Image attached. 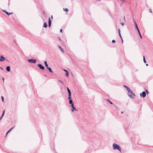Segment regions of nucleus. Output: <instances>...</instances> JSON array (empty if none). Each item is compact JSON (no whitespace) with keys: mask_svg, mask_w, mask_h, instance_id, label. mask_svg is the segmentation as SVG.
Returning <instances> with one entry per match:
<instances>
[{"mask_svg":"<svg viewBox=\"0 0 153 153\" xmlns=\"http://www.w3.org/2000/svg\"><path fill=\"white\" fill-rule=\"evenodd\" d=\"M113 149H117L121 152V148L116 143H114L112 145Z\"/></svg>","mask_w":153,"mask_h":153,"instance_id":"1","label":"nucleus"},{"mask_svg":"<svg viewBox=\"0 0 153 153\" xmlns=\"http://www.w3.org/2000/svg\"><path fill=\"white\" fill-rule=\"evenodd\" d=\"M128 92V95L131 98H134V97L132 96V95L135 96V95L133 92V91L129 89V90L127 91Z\"/></svg>","mask_w":153,"mask_h":153,"instance_id":"2","label":"nucleus"},{"mask_svg":"<svg viewBox=\"0 0 153 153\" xmlns=\"http://www.w3.org/2000/svg\"><path fill=\"white\" fill-rule=\"evenodd\" d=\"M134 22L135 23V27L136 28V29H137V31H138V32L139 34V35H140V38H141V39H142V36H141V34L140 33V31L139 30V29L138 28V27H137V23H136V22H135V21H134Z\"/></svg>","mask_w":153,"mask_h":153,"instance_id":"3","label":"nucleus"},{"mask_svg":"<svg viewBox=\"0 0 153 153\" xmlns=\"http://www.w3.org/2000/svg\"><path fill=\"white\" fill-rule=\"evenodd\" d=\"M28 62L29 63H35L36 62V60L33 59H29L27 60Z\"/></svg>","mask_w":153,"mask_h":153,"instance_id":"4","label":"nucleus"},{"mask_svg":"<svg viewBox=\"0 0 153 153\" xmlns=\"http://www.w3.org/2000/svg\"><path fill=\"white\" fill-rule=\"evenodd\" d=\"M140 96L142 97L143 98L145 97L146 96V92L145 91H143L141 94H140Z\"/></svg>","mask_w":153,"mask_h":153,"instance_id":"5","label":"nucleus"},{"mask_svg":"<svg viewBox=\"0 0 153 153\" xmlns=\"http://www.w3.org/2000/svg\"><path fill=\"white\" fill-rule=\"evenodd\" d=\"M37 66L41 69L44 70L45 69L44 67L41 64H38Z\"/></svg>","mask_w":153,"mask_h":153,"instance_id":"6","label":"nucleus"},{"mask_svg":"<svg viewBox=\"0 0 153 153\" xmlns=\"http://www.w3.org/2000/svg\"><path fill=\"white\" fill-rule=\"evenodd\" d=\"M5 58L2 55H1L0 57V61L3 62L5 60Z\"/></svg>","mask_w":153,"mask_h":153,"instance_id":"7","label":"nucleus"},{"mask_svg":"<svg viewBox=\"0 0 153 153\" xmlns=\"http://www.w3.org/2000/svg\"><path fill=\"white\" fill-rule=\"evenodd\" d=\"M3 11L8 16H9L10 14H11L13 13H9L4 10H3Z\"/></svg>","mask_w":153,"mask_h":153,"instance_id":"8","label":"nucleus"},{"mask_svg":"<svg viewBox=\"0 0 153 153\" xmlns=\"http://www.w3.org/2000/svg\"><path fill=\"white\" fill-rule=\"evenodd\" d=\"M48 24L49 27H50L51 25V20L49 17L48 19Z\"/></svg>","mask_w":153,"mask_h":153,"instance_id":"9","label":"nucleus"},{"mask_svg":"<svg viewBox=\"0 0 153 153\" xmlns=\"http://www.w3.org/2000/svg\"><path fill=\"white\" fill-rule=\"evenodd\" d=\"M6 70L8 72L10 71V66H7L6 67Z\"/></svg>","mask_w":153,"mask_h":153,"instance_id":"10","label":"nucleus"},{"mask_svg":"<svg viewBox=\"0 0 153 153\" xmlns=\"http://www.w3.org/2000/svg\"><path fill=\"white\" fill-rule=\"evenodd\" d=\"M58 47L59 48L60 50L62 51V52H64V50L61 47L59 46H58Z\"/></svg>","mask_w":153,"mask_h":153,"instance_id":"11","label":"nucleus"},{"mask_svg":"<svg viewBox=\"0 0 153 153\" xmlns=\"http://www.w3.org/2000/svg\"><path fill=\"white\" fill-rule=\"evenodd\" d=\"M47 69L49 70V71L51 73H53V71H52L50 67H48Z\"/></svg>","mask_w":153,"mask_h":153,"instance_id":"12","label":"nucleus"},{"mask_svg":"<svg viewBox=\"0 0 153 153\" xmlns=\"http://www.w3.org/2000/svg\"><path fill=\"white\" fill-rule=\"evenodd\" d=\"M44 64H45V66H46V67L47 68L48 67V65L47 64V62L46 61H45V62H44Z\"/></svg>","mask_w":153,"mask_h":153,"instance_id":"13","label":"nucleus"},{"mask_svg":"<svg viewBox=\"0 0 153 153\" xmlns=\"http://www.w3.org/2000/svg\"><path fill=\"white\" fill-rule=\"evenodd\" d=\"M123 86L126 89L127 91L129 90V89H130V88L127 86L125 85H124Z\"/></svg>","mask_w":153,"mask_h":153,"instance_id":"14","label":"nucleus"},{"mask_svg":"<svg viewBox=\"0 0 153 153\" xmlns=\"http://www.w3.org/2000/svg\"><path fill=\"white\" fill-rule=\"evenodd\" d=\"M67 89L68 94H71V91L68 88V87H67Z\"/></svg>","mask_w":153,"mask_h":153,"instance_id":"15","label":"nucleus"},{"mask_svg":"<svg viewBox=\"0 0 153 153\" xmlns=\"http://www.w3.org/2000/svg\"><path fill=\"white\" fill-rule=\"evenodd\" d=\"M73 108V109L71 110V111L72 112H74V110H75L76 111H77V110L76 109V108L75 107H73V108Z\"/></svg>","mask_w":153,"mask_h":153,"instance_id":"16","label":"nucleus"},{"mask_svg":"<svg viewBox=\"0 0 153 153\" xmlns=\"http://www.w3.org/2000/svg\"><path fill=\"white\" fill-rule=\"evenodd\" d=\"M47 26V25L46 22H45L44 24L43 27H44L46 28Z\"/></svg>","mask_w":153,"mask_h":153,"instance_id":"17","label":"nucleus"},{"mask_svg":"<svg viewBox=\"0 0 153 153\" xmlns=\"http://www.w3.org/2000/svg\"><path fill=\"white\" fill-rule=\"evenodd\" d=\"M65 75L67 77H68L69 75V73L68 71H67V72H66Z\"/></svg>","mask_w":153,"mask_h":153,"instance_id":"18","label":"nucleus"},{"mask_svg":"<svg viewBox=\"0 0 153 153\" xmlns=\"http://www.w3.org/2000/svg\"><path fill=\"white\" fill-rule=\"evenodd\" d=\"M69 103L71 104L74 103L72 100H70L69 101Z\"/></svg>","mask_w":153,"mask_h":153,"instance_id":"19","label":"nucleus"},{"mask_svg":"<svg viewBox=\"0 0 153 153\" xmlns=\"http://www.w3.org/2000/svg\"><path fill=\"white\" fill-rule=\"evenodd\" d=\"M63 10L64 11H66V12H67L68 11V8H63Z\"/></svg>","mask_w":153,"mask_h":153,"instance_id":"20","label":"nucleus"},{"mask_svg":"<svg viewBox=\"0 0 153 153\" xmlns=\"http://www.w3.org/2000/svg\"><path fill=\"white\" fill-rule=\"evenodd\" d=\"M71 94H68V99L69 100H71Z\"/></svg>","mask_w":153,"mask_h":153,"instance_id":"21","label":"nucleus"},{"mask_svg":"<svg viewBox=\"0 0 153 153\" xmlns=\"http://www.w3.org/2000/svg\"><path fill=\"white\" fill-rule=\"evenodd\" d=\"M1 99H2V100L3 102H4V97L3 96H1Z\"/></svg>","mask_w":153,"mask_h":153,"instance_id":"22","label":"nucleus"},{"mask_svg":"<svg viewBox=\"0 0 153 153\" xmlns=\"http://www.w3.org/2000/svg\"><path fill=\"white\" fill-rule=\"evenodd\" d=\"M143 60L144 62L145 63H146V61L145 59L144 56H143Z\"/></svg>","mask_w":153,"mask_h":153,"instance_id":"23","label":"nucleus"},{"mask_svg":"<svg viewBox=\"0 0 153 153\" xmlns=\"http://www.w3.org/2000/svg\"><path fill=\"white\" fill-rule=\"evenodd\" d=\"M108 100V101L111 104H113V103H112V102H111V101L109 100V99H108V100Z\"/></svg>","mask_w":153,"mask_h":153,"instance_id":"24","label":"nucleus"},{"mask_svg":"<svg viewBox=\"0 0 153 153\" xmlns=\"http://www.w3.org/2000/svg\"><path fill=\"white\" fill-rule=\"evenodd\" d=\"M10 131V130H9L6 133V136H5V137L8 134V133H9V132Z\"/></svg>","mask_w":153,"mask_h":153,"instance_id":"25","label":"nucleus"},{"mask_svg":"<svg viewBox=\"0 0 153 153\" xmlns=\"http://www.w3.org/2000/svg\"><path fill=\"white\" fill-rule=\"evenodd\" d=\"M118 32L119 33V34H120V29L119 28L118 29Z\"/></svg>","mask_w":153,"mask_h":153,"instance_id":"26","label":"nucleus"},{"mask_svg":"<svg viewBox=\"0 0 153 153\" xmlns=\"http://www.w3.org/2000/svg\"><path fill=\"white\" fill-rule=\"evenodd\" d=\"M112 43H115L116 41L115 40H112Z\"/></svg>","mask_w":153,"mask_h":153,"instance_id":"27","label":"nucleus"},{"mask_svg":"<svg viewBox=\"0 0 153 153\" xmlns=\"http://www.w3.org/2000/svg\"><path fill=\"white\" fill-rule=\"evenodd\" d=\"M74 103L71 104V106L72 108L74 107Z\"/></svg>","mask_w":153,"mask_h":153,"instance_id":"28","label":"nucleus"},{"mask_svg":"<svg viewBox=\"0 0 153 153\" xmlns=\"http://www.w3.org/2000/svg\"><path fill=\"white\" fill-rule=\"evenodd\" d=\"M5 110H4L3 112V114H2V116H3L4 115V112H5Z\"/></svg>","mask_w":153,"mask_h":153,"instance_id":"29","label":"nucleus"},{"mask_svg":"<svg viewBox=\"0 0 153 153\" xmlns=\"http://www.w3.org/2000/svg\"><path fill=\"white\" fill-rule=\"evenodd\" d=\"M15 127V126H13V127H12L10 130V131L12 129H13V128H14Z\"/></svg>","mask_w":153,"mask_h":153,"instance_id":"30","label":"nucleus"},{"mask_svg":"<svg viewBox=\"0 0 153 153\" xmlns=\"http://www.w3.org/2000/svg\"><path fill=\"white\" fill-rule=\"evenodd\" d=\"M119 34V35L120 36V38H121V39H122V37H121V34H120H120Z\"/></svg>","mask_w":153,"mask_h":153,"instance_id":"31","label":"nucleus"},{"mask_svg":"<svg viewBox=\"0 0 153 153\" xmlns=\"http://www.w3.org/2000/svg\"><path fill=\"white\" fill-rule=\"evenodd\" d=\"M121 23V25H122V26H123L124 25V23L123 22Z\"/></svg>","mask_w":153,"mask_h":153,"instance_id":"32","label":"nucleus"},{"mask_svg":"<svg viewBox=\"0 0 153 153\" xmlns=\"http://www.w3.org/2000/svg\"><path fill=\"white\" fill-rule=\"evenodd\" d=\"M3 117V116H2V115L1 117H0V120H1V119Z\"/></svg>","mask_w":153,"mask_h":153,"instance_id":"33","label":"nucleus"},{"mask_svg":"<svg viewBox=\"0 0 153 153\" xmlns=\"http://www.w3.org/2000/svg\"><path fill=\"white\" fill-rule=\"evenodd\" d=\"M62 29H60V32H61L62 33Z\"/></svg>","mask_w":153,"mask_h":153,"instance_id":"34","label":"nucleus"},{"mask_svg":"<svg viewBox=\"0 0 153 153\" xmlns=\"http://www.w3.org/2000/svg\"><path fill=\"white\" fill-rule=\"evenodd\" d=\"M149 10H150V12L151 13H152V11H151V10L150 9H149Z\"/></svg>","mask_w":153,"mask_h":153,"instance_id":"35","label":"nucleus"},{"mask_svg":"<svg viewBox=\"0 0 153 153\" xmlns=\"http://www.w3.org/2000/svg\"><path fill=\"white\" fill-rule=\"evenodd\" d=\"M59 81L61 83H62V82L61 80H59Z\"/></svg>","mask_w":153,"mask_h":153,"instance_id":"36","label":"nucleus"},{"mask_svg":"<svg viewBox=\"0 0 153 153\" xmlns=\"http://www.w3.org/2000/svg\"><path fill=\"white\" fill-rule=\"evenodd\" d=\"M51 18L52 19L53 18V16L52 15L51 16Z\"/></svg>","mask_w":153,"mask_h":153,"instance_id":"37","label":"nucleus"},{"mask_svg":"<svg viewBox=\"0 0 153 153\" xmlns=\"http://www.w3.org/2000/svg\"><path fill=\"white\" fill-rule=\"evenodd\" d=\"M146 91L147 93L148 94V92L147 90H146Z\"/></svg>","mask_w":153,"mask_h":153,"instance_id":"38","label":"nucleus"},{"mask_svg":"<svg viewBox=\"0 0 153 153\" xmlns=\"http://www.w3.org/2000/svg\"><path fill=\"white\" fill-rule=\"evenodd\" d=\"M64 71H65L66 72H67V70H64Z\"/></svg>","mask_w":153,"mask_h":153,"instance_id":"39","label":"nucleus"},{"mask_svg":"<svg viewBox=\"0 0 153 153\" xmlns=\"http://www.w3.org/2000/svg\"><path fill=\"white\" fill-rule=\"evenodd\" d=\"M122 39V42L123 43V39Z\"/></svg>","mask_w":153,"mask_h":153,"instance_id":"40","label":"nucleus"},{"mask_svg":"<svg viewBox=\"0 0 153 153\" xmlns=\"http://www.w3.org/2000/svg\"><path fill=\"white\" fill-rule=\"evenodd\" d=\"M146 66H148V64H146Z\"/></svg>","mask_w":153,"mask_h":153,"instance_id":"41","label":"nucleus"},{"mask_svg":"<svg viewBox=\"0 0 153 153\" xmlns=\"http://www.w3.org/2000/svg\"><path fill=\"white\" fill-rule=\"evenodd\" d=\"M4 78H3V82H4Z\"/></svg>","mask_w":153,"mask_h":153,"instance_id":"42","label":"nucleus"},{"mask_svg":"<svg viewBox=\"0 0 153 153\" xmlns=\"http://www.w3.org/2000/svg\"><path fill=\"white\" fill-rule=\"evenodd\" d=\"M59 40H61V39H60V38L59 37Z\"/></svg>","mask_w":153,"mask_h":153,"instance_id":"43","label":"nucleus"},{"mask_svg":"<svg viewBox=\"0 0 153 153\" xmlns=\"http://www.w3.org/2000/svg\"><path fill=\"white\" fill-rule=\"evenodd\" d=\"M121 113L122 114L123 113V111H122V112H121Z\"/></svg>","mask_w":153,"mask_h":153,"instance_id":"44","label":"nucleus"},{"mask_svg":"<svg viewBox=\"0 0 153 153\" xmlns=\"http://www.w3.org/2000/svg\"><path fill=\"white\" fill-rule=\"evenodd\" d=\"M124 19H125V16H124Z\"/></svg>","mask_w":153,"mask_h":153,"instance_id":"45","label":"nucleus"},{"mask_svg":"<svg viewBox=\"0 0 153 153\" xmlns=\"http://www.w3.org/2000/svg\"><path fill=\"white\" fill-rule=\"evenodd\" d=\"M121 1H124V0H120Z\"/></svg>","mask_w":153,"mask_h":153,"instance_id":"46","label":"nucleus"}]
</instances>
